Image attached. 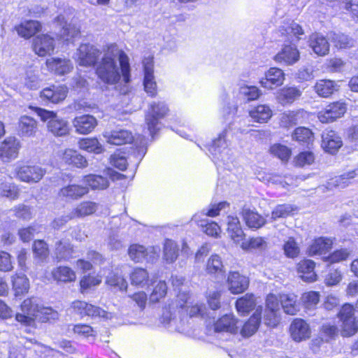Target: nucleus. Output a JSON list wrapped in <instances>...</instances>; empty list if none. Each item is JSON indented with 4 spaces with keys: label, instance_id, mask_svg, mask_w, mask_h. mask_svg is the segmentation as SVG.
<instances>
[{
    "label": "nucleus",
    "instance_id": "obj_40",
    "mask_svg": "<svg viewBox=\"0 0 358 358\" xmlns=\"http://www.w3.org/2000/svg\"><path fill=\"white\" fill-rule=\"evenodd\" d=\"M242 215L245 224L250 228L258 229L265 224V219L263 217L248 208L243 209Z\"/></svg>",
    "mask_w": 358,
    "mask_h": 358
},
{
    "label": "nucleus",
    "instance_id": "obj_57",
    "mask_svg": "<svg viewBox=\"0 0 358 358\" xmlns=\"http://www.w3.org/2000/svg\"><path fill=\"white\" fill-rule=\"evenodd\" d=\"M20 194L18 187L15 183H2L0 185V195L10 199H16Z\"/></svg>",
    "mask_w": 358,
    "mask_h": 358
},
{
    "label": "nucleus",
    "instance_id": "obj_29",
    "mask_svg": "<svg viewBox=\"0 0 358 358\" xmlns=\"http://www.w3.org/2000/svg\"><path fill=\"white\" fill-rule=\"evenodd\" d=\"M89 192L87 187L80 185L71 184L61 188L59 195L68 199H78L87 194Z\"/></svg>",
    "mask_w": 358,
    "mask_h": 358
},
{
    "label": "nucleus",
    "instance_id": "obj_58",
    "mask_svg": "<svg viewBox=\"0 0 358 358\" xmlns=\"http://www.w3.org/2000/svg\"><path fill=\"white\" fill-rule=\"evenodd\" d=\"M106 283L110 286L117 287L120 290L124 291L127 288V282L117 273L112 272L107 276Z\"/></svg>",
    "mask_w": 358,
    "mask_h": 358
},
{
    "label": "nucleus",
    "instance_id": "obj_5",
    "mask_svg": "<svg viewBox=\"0 0 358 358\" xmlns=\"http://www.w3.org/2000/svg\"><path fill=\"white\" fill-rule=\"evenodd\" d=\"M169 108L163 101L152 102L145 115V124L150 135L154 138L159 129V120L164 117L168 113Z\"/></svg>",
    "mask_w": 358,
    "mask_h": 358
},
{
    "label": "nucleus",
    "instance_id": "obj_39",
    "mask_svg": "<svg viewBox=\"0 0 358 358\" xmlns=\"http://www.w3.org/2000/svg\"><path fill=\"white\" fill-rule=\"evenodd\" d=\"M41 29V24L36 20H29L15 27L19 36L29 38L34 36Z\"/></svg>",
    "mask_w": 358,
    "mask_h": 358
},
{
    "label": "nucleus",
    "instance_id": "obj_62",
    "mask_svg": "<svg viewBox=\"0 0 358 358\" xmlns=\"http://www.w3.org/2000/svg\"><path fill=\"white\" fill-rule=\"evenodd\" d=\"M296 209V208L290 204L278 205L272 211L271 217L273 220H276L278 218L287 217L292 215Z\"/></svg>",
    "mask_w": 358,
    "mask_h": 358
},
{
    "label": "nucleus",
    "instance_id": "obj_44",
    "mask_svg": "<svg viewBox=\"0 0 358 358\" xmlns=\"http://www.w3.org/2000/svg\"><path fill=\"white\" fill-rule=\"evenodd\" d=\"M73 249L69 241H59L56 243L55 255L59 261L69 260L73 257Z\"/></svg>",
    "mask_w": 358,
    "mask_h": 358
},
{
    "label": "nucleus",
    "instance_id": "obj_60",
    "mask_svg": "<svg viewBox=\"0 0 358 358\" xmlns=\"http://www.w3.org/2000/svg\"><path fill=\"white\" fill-rule=\"evenodd\" d=\"M229 205V204L226 201L210 204L208 208L203 209L201 213H198L197 214L200 215L201 218L203 215L214 217L218 215L220 212L228 207Z\"/></svg>",
    "mask_w": 358,
    "mask_h": 358
},
{
    "label": "nucleus",
    "instance_id": "obj_48",
    "mask_svg": "<svg viewBox=\"0 0 358 358\" xmlns=\"http://www.w3.org/2000/svg\"><path fill=\"white\" fill-rule=\"evenodd\" d=\"M83 182L92 189H104L108 187L109 182L106 178L99 175H88L83 178Z\"/></svg>",
    "mask_w": 358,
    "mask_h": 358
},
{
    "label": "nucleus",
    "instance_id": "obj_14",
    "mask_svg": "<svg viewBox=\"0 0 358 358\" xmlns=\"http://www.w3.org/2000/svg\"><path fill=\"white\" fill-rule=\"evenodd\" d=\"M103 136L108 143L115 145L131 143L134 141V136L130 131L119 127L104 131Z\"/></svg>",
    "mask_w": 358,
    "mask_h": 358
},
{
    "label": "nucleus",
    "instance_id": "obj_2",
    "mask_svg": "<svg viewBox=\"0 0 358 358\" xmlns=\"http://www.w3.org/2000/svg\"><path fill=\"white\" fill-rule=\"evenodd\" d=\"M204 308L202 304H194L189 292L183 291L178 294L175 301L165 308L162 313V322L177 327L178 324L187 316L202 315Z\"/></svg>",
    "mask_w": 358,
    "mask_h": 358
},
{
    "label": "nucleus",
    "instance_id": "obj_32",
    "mask_svg": "<svg viewBox=\"0 0 358 358\" xmlns=\"http://www.w3.org/2000/svg\"><path fill=\"white\" fill-rule=\"evenodd\" d=\"M227 233L234 243L239 244L243 241L244 233L237 217L228 216Z\"/></svg>",
    "mask_w": 358,
    "mask_h": 358
},
{
    "label": "nucleus",
    "instance_id": "obj_61",
    "mask_svg": "<svg viewBox=\"0 0 358 358\" xmlns=\"http://www.w3.org/2000/svg\"><path fill=\"white\" fill-rule=\"evenodd\" d=\"M313 136L312 131L306 127L296 128L292 134V139L301 143H308Z\"/></svg>",
    "mask_w": 358,
    "mask_h": 358
},
{
    "label": "nucleus",
    "instance_id": "obj_37",
    "mask_svg": "<svg viewBox=\"0 0 358 358\" xmlns=\"http://www.w3.org/2000/svg\"><path fill=\"white\" fill-rule=\"evenodd\" d=\"M251 118L259 123L266 122L272 117L273 113L267 105H259L250 110Z\"/></svg>",
    "mask_w": 358,
    "mask_h": 358
},
{
    "label": "nucleus",
    "instance_id": "obj_55",
    "mask_svg": "<svg viewBox=\"0 0 358 358\" xmlns=\"http://www.w3.org/2000/svg\"><path fill=\"white\" fill-rule=\"evenodd\" d=\"M270 152L282 162H287L292 153L290 148L280 143H275L271 146Z\"/></svg>",
    "mask_w": 358,
    "mask_h": 358
},
{
    "label": "nucleus",
    "instance_id": "obj_51",
    "mask_svg": "<svg viewBox=\"0 0 358 358\" xmlns=\"http://www.w3.org/2000/svg\"><path fill=\"white\" fill-rule=\"evenodd\" d=\"M41 80L38 77V70L36 68H29L26 70L24 84L30 90H36L40 86Z\"/></svg>",
    "mask_w": 358,
    "mask_h": 358
},
{
    "label": "nucleus",
    "instance_id": "obj_27",
    "mask_svg": "<svg viewBox=\"0 0 358 358\" xmlns=\"http://www.w3.org/2000/svg\"><path fill=\"white\" fill-rule=\"evenodd\" d=\"M262 308L259 306L254 314L250 319L243 324L241 329V334L244 338H248L252 336L258 329L261 322V313Z\"/></svg>",
    "mask_w": 358,
    "mask_h": 358
},
{
    "label": "nucleus",
    "instance_id": "obj_4",
    "mask_svg": "<svg viewBox=\"0 0 358 358\" xmlns=\"http://www.w3.org/2000/svg\"><path fill=\"white\" fill-rule=\"evenodd\" d=\"M36 113L42 121L48 122V129L53 135L63 136L69 134L70 129L68 122L58 117L55 113L43 108H38Z\"/></svg>",
    "mask_w": 358,
    "mask_h": 358
},
{
    "label": "nucleus",
    "instance_id": "obj_7",
    "mask_svg": "<svg viewBox=\"0 0 358 358\" xmlns=\"http://www.w3.org/2000/svg\"><path fill=\"white\" fill-rule=\"evenodd\" d=\"M339 317L342 322L341 335L344 337L354 335L358 330V322L354 314V308L346 303L343 306L339 312Z\"/></svg>",
    "mask_w": 358,
    "mask_h": 358
},
{
    "label": "nucleus",
    "instance_id": "obj_36",
    "mask_svg": "<svg viewBox=\"0 0 358 358\" xmlns=\"http://www.w3.org/2000/svg\"><path fill=\"white\" fill-rule=\"evenodd\" d=\"M99 208V203L90 201L80 202L71 212L74 218L84 217L94 213Z\"/></svg>",
    "mask_w": 358,
    "mask_h": 358
},
{
    "label": "nucleus",
    "instance_id": "obj_18",
    "mask_svg": "<svg viewBox=\"0 0 358 358\" xmlns=\"http://www.w3.org/2000/svg\"><path fill=\"white\" fill-rule=\"evenodd\" d=\"M55 40L48 34H41L33 40V50L40 57H45L53 52Z\"/></svg>",
    "mask_w": 358,
    "mask_h": 358
},
{
    "label": "nucleus",
    "instance_id": "obj_56",
    "mask_svg": "<svg viewBox=\"0 0 358 358\" xmlns=\"http://www.w3.org/2000/svg\"><path fill=\"white\" fill-rule=\"evenodd\" d=\"M73 331L78 336L87 339L94 340L96 335V331L88 324H76L73 327Z\"/></svg>",
    "mask_w": 358,
    "mask_h": 358
},
{
    "label": "nucleus",
    "instance_id": "obj_49",
    "mask_svg": "<svg viewBox=\"0 0 358 358\" xmlns=\"http://www.w3.org/2000/svg\"><path fill=\"white\" fill-rule=\"evenodd\" d=\"M303 111H287L281 115L280 124L284 127H289L300 122L303 117Z\"/></svg>",
    "mask_w": 358,
    "mask_h": 358
},
{
    "label": "nucleus",
    "instance_id": "obj_47",
    "mask_svg": "<svg viewBox=\"0 0 358 358\" xmlns=\"http://www.w3.org/2000/svg\"><path fill=\"white\" fill-rule=\"evenodd\" d=\"M131 285L145 287L148 285L149 275L148 271L141 268H136L130 275Z\"/></svg>",
    "mask_w": 358,
    "mask_h": 358
},
{
    "label": "nucleus",
    "instance_id": "obj_12",
    "mask_svg": "<svg viewBox=\"0 0 358 358\" xmlns=\"http://www.w3.org/2000/svg\"><path fill=\"white\" fill-rule=\"evenodd\" d=\"M100 51L95 46L82 44L76 52V61L80 66H94L100 56Z\"/></svg>",
    "mask_w": 358,
    "mask_h": 358
},
{
    "label": "nucleus",
    "instance_id": "obj_21",
    "mask_svg": "<svg viewBox=\"0 0 358 358\" xmlns=\"http://www.w3.org/2000/svg\"><path fill=\"white\" fill-rule=\"evenodd\" d=\"M300 58V53L295 45H285L273 57V59L281 64L292 65Z\"/></svg>",
    "mask_w": 358,
    "mask_h": 358
},
{
    "label": "nucleus",
    "instance_id": "obj_38",
    "mask_svg": "<svg viewBox=\"0 0 358 358\" xmlns=\"http://www.w3.org/2000/svg\"><path fill=\"white\" fill-rule=\"evenodd\" d=\"M192 220L197 223L199 226L203 228V231L208 236L217 238L220 236L221 233V229L220 226L215 222H208L206 220H203L200 217L199 214H195L192 217Z\"/></svg>",
    "mask_w": 358,
    "mask_h": 358
},
{
    "label": "nucleus",
    "instance_id": "obj_1",
    "mask_svg": "<svg viewBox=\"0 0 358 358\" xmlns=\"http://www.w3.org/2000/svg\"><path fill=\"white\" fill-rule=\"evenodd\" d=\"M96 73L99 79L120 92L126 94L131 81L129 57L116 45H110L98 64Z\"/></svg>",
    "mask_w": 358,
    "mask_h": 358
},
{
    "label": "nucleus",
    "instance_id": "obj_19",
    "mask_svg": "<svg viewBox=\"0 0 358 358\" xmlns=\"http://www.w3.org/2000/svg\"><path fill=\"white\" fill-rule=\"evenodd\" d=\"M285 80V73L281 69L271 67L265 73L259 83L262 87L272 90L282 85Z\"/></svg>",
    "mask_w": 358,
    "mask_h": 358
},
{
    "label": "nucleus",
    "instance_id": "obj_6",
    "mask_svg": "<svg viewBox=\"0 0 358 358\" xmlns=\"http://www.w3.org/2000/svg\"><path fill=\"white\" fill-rule=\"evenodd\" d=\"M71 308L73 313L79 315L80 317L87 316L92 318L110 320L113 317V313H108L101 308L84 301L76 300L73 301Z\"/></svg>",
    "mask_w": 358,
    "mask_h": 358
},
{
    "label": "nucleus",
    "instance_id": "obj_26",
    "mask_svg": "<svg viewBox=\"0 0 358 358\" xmlns=\"http://www.w3.org/2000/svg\"><path fill=\"white\" fill-rule=\"evenodd\" d=\"M38 130L36 120L27 115L20 117L18 122V134L22 137H34Z\"/></svg>",
    "mask_w": 358,
    "mask_h": 358
},
{
    "label": "nucleus",
    "instance_id": "obj_54",
    "mask_svg": "<svg viewBox=\"0 0 358 358\" xmlns=\"http://www.w3.org/2000/svg\"><path fill=\"white\" fill-rule=\"evenodd\" d=\"M241 247L244 250H264L266 248V242L262 237L251 238L248 241H241Z\"/></svg>",
    "mask_w": 358,
    "mask_h": 358
},
{
    "label": "nucleus",
    "instance_id": "obj_53",
    "mask_svg": "<svg viewBox=\"0 0 358 358\" xmlns=\"http://www.w3.org/2000/svg\"><path fill=\"white\" fill-rule=\"evenodd\" d=\"M166 283L163 281H159L153 287V289L150 295V302L155 303L159 302L162 299L164 298L167 294Z\"/></svg>",
    "mask_w": 358,
    "mask_h": 358
},
{
    "label": "nucleus",
    "instance_id": "obj_34",
    "mask_svg": "<svg viewBox=\"0 0 358 358\" xmlns=\"http://www.w3.org/2000/svg\"><path fill=\"white\" fill-rule=\"evenodd\" d=\"M54 280L64 283L72 282L76 280V272L69 266H59L52 271Z\"/></svg>",
    "mask_w": 358,
    "mask_h": 358
},
{
    "label": "nucleus",
    "instance_id": "obj_35",
    "mask_svg": "<svg viewBox=\"0 0 358 358\" xmlns=\"http://www.w3.org/2000/svg\"><path fill=\"white\" fill-rule=\"evenodd\" d=\"M13 289L15 296H20L28 292L29 280L24 273H15L11 277Z\"/></svg>",
    "mask_w": 358,
    "mask_h": 358
},
{
    "label": "nucleus",
    "instance_id": "obj_28",
    "mask_svg": "<svg viewBox=\"0 0 358 358\" xmlns=\"http://www.w3.org/2000/svg\"><path fill=\"white\" fill-rule=\"evenodd\" d=\"M227 129H224L221 133L218 134V136L214 139L212 144L209 146L208 151L215 158L219 159L221 157V159L223 157L221 156L222 152L227 150L229 143L227 140Z\"/></svg>",
    "mask_w": 358,
    "mask_h": 358
},
{
    "label": "nucleus",
    "instance_id": "obj_20",
    "mask_svg": "<svg viewBox=\"0 0 358 358\" xmlns=\"http://www.w3.org/2000/svg\"><path fill=\"white\" fill-rule=\"evenodd\" d=\"M48 69L58 76H64L70 73L73 64L72 62L65 57H51L46 60Z\"/></svg>",
    "mask_w": 358,
    "mask_h": 358
},
{
    "label": "nucleus",
    "instance_id": "obj_45",
    "mask_svg": "<svg viewBox=\"0 0 358 358\" xmlns=\"http://www.w3.org/2000/svg\"><path fill=\"white\" fill-rule=\"evenodd\" d=\"M80 149L85 150L88 152L100 154L103 151L102 145L96 138H85L78 142Z\"/></svg>",
    "mask_w": 358,
    "mask_h": 358
},
{
    "label": "nucleus",
    "instance_id": "obj_24",
    "mask_svg": "<svg viewBox=\"0 0 358 358\" xmlns=\"http://www.w3.org/2000/svg\"><path fill=\"white\" fill-rule=\"evenodd\" d=\"M341 137L332 130H325L322 135V148L327 152L334 154L342 146Z\"/></svg>",
    "mask_w": 358,
    "mask_h": 358
},
{
    "label": "nucleus",
    "instance_id": "obj_33",
    "mask_svg": "<svg viewBox=\"0 0 358 358\" xmlns=\"http://www.w3.org/2000/svg\"><path fill=\"white\" fill-rule=\"evenodd\" d=\"M257 305V300L254 294H246L236 301V308L241 315L249 313Z\"/></svg>",
    "mask_w": 358,
    "mask_h": 358
},
{
    "label": "nucleus",
    "instance_id": "obj_63",
    "mask_svg": "<svg viewBox=\"0 0 358 358\" xmlns=\"http://www.w3.org/2000/svg\"><path fill=\"white\" fill-rule=\"evenodd\" d=\"M101 282V277L100 275H85L82 278L80 282V291L83 293L85 290L97 286Z\"/></svg>",
    "mask_w": 358,
    "mask_h": 358
},
{
    "label": "nucleus",
    "instance_id": "obj_8",
    "mask_svg": "<svg viewBox=\"0 0 358 358\" xmlns=\"http://www.w3.org/2000/svg\"><path fill=\"white\" fill-rule=\"evenodd\" d=\"M16 178L29 184L38 182L46 173L45 169L38 165H23L15 171Z\"/></svg>",
    "mask_w": 358,
    "mask_h": 358
},
{
    "label": "nucleus",
    "instance_id": "obj_3",
    "mask_svg": "<svg viewBox=\"0 0 358 358\" xmlns=\"http://www.w3.org/2000/svg\"><path fill=\"white\" fill-rule=\"evenodd\" d=\"M22 313H17L15 320L25 327V331L32 333L36 329L35 320L41 322L55 321L59 318V313L50 307L39 306L31 299H25L22 305Z\"/></svg>",
    "mask_w": 358,
    "mask_h": 358
},
{
    "label": "nucleus",
    "instance_id": "obj_46",
    "mask_svg": "<svg viewBox=\"0 0 358 358\" xmlns=\"http://www.w3.org/2000/svg\"><path fill=\"white\" fill-rule=\"evenodd\" d=\"M298 273L299 277L305 282H312L313 280V262L309 259H304L298 264Z\"/></svg>",
    "mask_w": 358,
    "mask_h": 358
},
{
    "label": "nucleus",
    "instance_id": "obj_22",
    "mask_svg": "<svg viewBox=\"0 0 358 358\" xmlns=\"http://www.w3.org/2000/svg\"><path fill=\"white\" fill-rule=\"evenodd\" d=\"M72 123L76 132L83 135L91 133L97 126L96 119L90 115L76 117Z\"/></svg>",
    "mask_w": 358,
    "mask_h": 358
},
{
    "label": "nucleus",
    "instance_id": "obj_10",
    "mask_svg": "<svg viewBox=\"0 0 358 358\" xmlns=\"http://www.w3.org/2000/svg\"><path fill=\"white\" fill-rule=\"evenodd\" d=\"M21 148L20 141L15 137H7L0 143V160L2 162H10L18 157Z\"/></svg>",
    "mask_w": 358,
    "mask_h": 358
},
{
    "label": "nucleus",
    "instance_id": "obj_9",
    "mask_svg": "<svg viewBox=\"0 0 358 358\" xmlns=\"http://www.w3.org/2000/svg\"><path fill=\"white\" fill-rule=\"evenodd\" d=\"M160 249L158 247H150L145 248L143 245L138 244L131 245L128 250V254L131 260L135 262H153L159 253Z\"/></svg>",
    "mask_w": 358,
    "mask_h": 358
},
{
    "label": "nucleus",
    "instance_id": "obj_30",
    "mask_svg": "<svg viewBox=\"0 0 358 358\" xmlns=\"http://www.w3.org/2000/svg\"><path fill=\"white\" fill-rule=\"evenodd\" d=\"M289 331L291 336L296 341L304 340L310 334L308 324L301 319H296L291 324Z\"/></svg>",
    "mask_w": 358,
    "mask_h": 358
},
{
    "label": "nucleus",
    "instance_id": "obj_16",
    "mask_svg": "<svg viewBox=\"0 0 358 358\" xmlns=\"http://www.w3.org/2000/svg\"><path fill=\"white\" fill-rule=\"evenodd\" d=\"M227 283L228 289L233 294L244 292L248 287L249 278L238 271H230L228 273Z\"/></svg>",
    "mask_w": 358,
    "mask_h": 358
},
{
    "label": "nucleus",
    "instance_id": "obj_64",
    "mask_svg": "<svg viewBox=\"0 0 358 358\" xmlns=\"http://www.w3.org/2000/svg\"><path fill=\"white\" fill-rule=\"evenodd\" d=\"M332 243V240L328 238H315V255L328 252L331 248Z\"/></svg>",
    "mask_w": 358,
    "mask_h": 358
},
{
    "label": "nucleus",
    "instance_id": "obj_43",
    "mask_svg": "<svg viewBox=\"0 0 358 358\" xmlns=\"http://www.w3.org/2000/svg\"><path fill=\"white\" fill-rule=\"evenodd\" d=\"M206 271L210 275L222 276L224 270L221 257L217 255H212L206 263Z\"/></svg>",
    "mask_w": 358,
    "mask_h": 358
},
{
    "label": "nucleus",
    "instance_id": "obj_15",
    "mask_svg": "<svg viewBox=\"0 0 358 358\" xmlns=\"http://www.w3.org/2000/svg\"><path fill=\"white\" fill-rule=\"evenodd\" d=\"M273 294H268L266 298V308L264 314V323L269 327H275L279 321V301Z\"/></svg>",
    "mask_w": 358,
    "mask_h": 358
},
{
    "label": "nucleus",
    "instance_id": "obj_41",
    "mask_svg": "<svg viewBox=\"0 0 358 358\" xmlns=\"http://www.w3.org/2000/svg\"><path fill=\"white\" fill-rule=\"evenodd\" d=\"M280 301L284 312L288 315H294L298 310L296 296L294 294H283L280 295Z\"/></svg>",
    "mask_w": 358,
    "mask_h": 358
},
{
    "label": "nucleus",
    "instance_id": "obj_59",
    "mask_svg": "<svg viewBox=\"0 0 358 358\" xmlns=\"http://www.w3.org/2000/svg\"><path fill=\"white\" fill-rule=\"evenodd\" d=\"M329 51V44L326 38L321 34H315V54L324 56Z\"/></svg>",
    "mask_w": 358,
    "mask_h": 358
},
{
    "label": "nucleus",
    "instance_id": "obj_31",
    "mask_svg": "<svg viewBox=\"0 0 358 358\" xmlns=\"http://www.w3.org/2000/svg\"><path fill=\"white\" fill-rule=\"evenodd\" d=\"M62 161L69 165L83 169L87 167L88 163L86 159L73 149H66L62 157Z\"/></svg>",
    "mask_w": 358,
    "mask_h": 358
},
{
    "label": "nucleus",
    "instance_id": "obj_23",
    "mask_svg": "<svg viewBox=\"0 0 358 358\" xmlns=\"http://www.w3.org/2000/svg\"><path fill=\"white\" fill-rule=\"evenodd\" d=\"M68 88L64 85H52L44 88L40 93L41 97L53 103H59L67 96Z\"/></svg>",
    "mask_w": 358,
    "mask_h": 358
},
{
    "label": "nucleus",
    "instance_id": "obj_52",
    "mask_svg": "<svg viewBox=\"0 0 358 358\" xmlns=\"http://www.w3.org/2000/svg\"><path fill=\"white\" fill-rule=\"evenodd\" d=\"M336 90L334 83L330 80H322L315 85V91L319 96L328 97Z\"/></svg>",
    "mask_w": 358,
    "mask_h": 358
},
{
    "label": "nucleus",
    "instance_id": "obj_42",
    "mask_svg": "<svg viewBox=\"0 0 358 358\" xmlns=\"http://www.w3.org/2000/svg\"><path fill=\"white\" fill-rule=\"evenodd\" d=\"M301 92L296 87H285L277 94L278 101L282 105L291 103L301 96Z\"/></svg>",
    "mask_w": 358,
    "mask_h": 358
},
{
    "label": "nucleus",
    "instance_id": "obj_11",
    "mask_svg": "<svg viewBox=\"0 0 358 358\" xmlns=\"http://www.w3.org/2000/svg\"><path fill=\"white\" fill-rule=\"evenodd\" d=\"M347 110V105L342 101H336L327 106L317 114L319 120L322 123H329L341 118Z\"/></svg>",
    "mask_w": 358,
    "mask_h": 358
},
{
    "label": "nucleus",
    "instance_id": "obj_25",
    "mask_svg": "<svg viewBox=\"0 0 358 358\" xmlns=\"http://www.w3.org/2000/svg\"><path fill=\"white\" fill-rule=\"evenodd\" d=\"M55 23L61 29L58 36L62 40L69 41L79 34L78 29L75 25L68 24L63 15L55 18Z\"/></svg>",
    "mask_w": 358,
    "mask_h": 358
},
{
    "label": "nucleus",
    "instance_id": "obj_17",
    "mask_svg": "<svg viewBox=\"0 0 358 358\" xmlns=\"http://www.w3.org/2000/svg\"><path fill=\"white\" fill-rule=\"evenodd\" d=\"M143 66L144 69L143 85L145 91L150 96H155L157 94V83L154 76L152 58H145L143 61Z\"/></svg>",
    "mask_w": 358,
    "mask_h": 358
},
{
    "label": "nucleus",
    "instance_id": "obj_13",
    "mask_svg": "<svg viewBox=\"0 0 358 358\" xmlns=\"http://www.w3.org/2000/svg\"><path fill=\"white\" fill-rule=\"evenodd\" d=\"M239 320L234 314H225L217 319L213 324L215 333H228L235 335L239 331Z\"/></svg>",
    "mask_w": 358,
    "mask_h": 358
},
{
    "label": "nucleus",
    "instance_id": "obj_50",
    "mask_svg": "<svg viewBox=\"0 0 358 358\" xmlns=\"http://www.w3.org/2000/svg\"><path fill=\"white\" fill-rule=\"evenodd\" d=\"M178 247L177 244L169 239L164 242L163 257L166 263L174 262L178 257Z\"/></svg>",
    "mask_w": 358,
    "mask_h": 358
}]
</instances>
